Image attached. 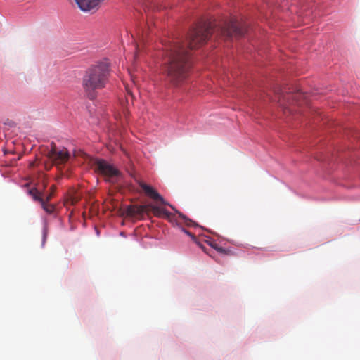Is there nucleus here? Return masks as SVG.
Returning <instances> with one entry per match:
<instances>
[{"label":"nucleus","mask_w":360,"mask_h":360,"mask_svg":"<svg viewBox=\"0 0 360 360\" xmlns=\"http://www.w3.org/2000/svg\"><path fill=\"white\" fill-rule=\"evenodd\" d=\"M202 39V27L199 23L190 30L186 45L175 42L169 46L164 72L172 85L179 86L186 81L190 68L188 49L200 48Z\"/></svg>","instance_id":"nucleus-1"},{"label":"nucleus","mask_w":360,"mask_h":360,"mask_svg":"<svg viewBox=\"0 0 360 360\" xmlns=\"http://www.w3.org/2000/svg\"><path fill=\"white\" fill-rule=\"evenodd\" d=\"M127 91H128V93L131 95V92H130L129 90H127Z\"/></svg>","instance_id":"nucleus-22"},{"label":"nucleus","mask_w":360,"mask_h":360,"mask_svg":"<svg viewBox=\"0 0 360 360\" xmlns=\"http://www.w3.org/2000/svg\"><path fill=\"white\" fill-rule=\"evenodd\" d=\"M46 238V233H44V240Z\"/></svg>","instance_id":"nucleus-21"},{"label":"nucleus","mask_w":360,"mask_h":360,"mask_svg":"<svg viewBox=\"0 0 360 360\" xmlns=\"http://www.w3.org/2000/svg\"><path fill=\"white\" fill-rule=\"evenodd\" d=\"M300 96V93H297L295 95L292 96V97H293V99H297V98Z\"/></svg>","instance_id":"nucleus-18"},{"label":"nucleus","mask_w":360,"mask_h":360,"mask_svg":"<svg viewBox=\"0 0 360 360\" xmlns=\"http://www.w3.org/2000/svg\"><path fill=\"white\" fill-rule=\"evenodd\" d=\"M151 207L152 212L155 217L165 219H169L171 217L172 214L166 209L158 206H153Z\"/></svg>","instance_id":"nucleus-9"},{"label":"nucleus","mask_w":360,"mask_h":360,"mask_svg":"<svg viewBox=\"0 0 360 360\" xmlns=\"http://www.w3.org/2000/svg\"><path fill=\"white\" fill-rule=\"evenodd\" d=\"M110 69L106 63H100L89 68L83 77L82 85L90 99L96 96V91L105 87L108 82Z\"/></svg>","instance_id":"nucleus-2"},{"label":"nucleus","mask_w":360,"mask_h":360,"mask_svg":"<svg viewBox=\"0 0 360 360\" xmlns=\"http://www.w3.org/2000/svg\"><path fill=\"white\" fill-rule=\"evenodd\" d=\"M143 207L141 205H130L126 210L127 215L129 217H143Z\"/></svg>","instance_id":"nucleus-8"},{"label":"nucleus","mask_w":360,"mask_h":360,"mask_svg":"<svg viewBox=\"0 0 360 360\" xmlns=\"http://www.w3.org/2000/svg\"><path fill=\"white\" fill-rule=\"evenodd\" d=\"M51 148L48 152L47 156L53 165L59 167L69 160L70 155L66 148L59 150L54 143H51Z\"/></svg>","instance_id":"nucleus-5"},{"label":"nucleus","mask_w":360,"mask_h":360,"mask_svg":"<svg viewBox=\"0 0 360 360\" xmlns=\"http://www.w3.org/2000/svg\"><path fill=\"white\" fill-rule=\"evenodd\" d=\"M75 1L83 11H96L101 3V0H75Z\"/></svg>","instance_id":"nucleus-7"},{"label":"nucleus","mask_w":360,"mask_h":360,"mask_svg":"<svg viewBox=\"0 0 360 360\" xmlns=\"http://www.w3.org/2000/svg\"><path fill=\"white\" fill-rule=\"evenodd\" d=\"M138 184L141 188L144 193L151 198L153 200L157 202H160L162 205H167L171 207L173 210L174 208L172 205H169L168 202H167L164 198L159 194V193L154 189L152 186L150 185H148L147 184L144 183L142 181H138Z\"/></svg>","instance_id":"nucleus-6"},{"label":"nucleus","mask_w":360,"mask_h":360,"mask_svg":"<svg viewBox=\"0 0 360 360\" xmlns=\"http://www.w3.org/2000/svg\"><path fill=\"white\" fill-rule=\"evenodd\" d=\"M52 197H53V193H49V194L46 196L45 201H46V202H49V201L51 200V199L52 198Z\"/></svg>","instance_id":"nucleus-16"},{"label":"nucleus","mask_w":360,"mask_h":360,"mask_svg":"<svg viewBox=\"0 0 360 360\" xmlns=\"http://www.w3.org/2000/svg\"><path fill=\"white\" fill-rule=\"evenodd\" d=\"M90 163L96 172L104 176L105 180L111 184L118 183L122 177V173L117 168L104 160L91 158Z\"/></svg>","instance_id":"nucleus-4"},{"label":"nucleus","mask_w":360,"mask_h":360,"mask_svg":"<svg viewBox=\"0 0 360 360\" xmlns=\"http://www.w3.org/2000/svg\"><path fill=\"white\" fill-rule=\"evenodd\" d=\"M30 195L32 197L33 200L35 201H38L40 204L44 200L41 197V193L39 192L37 188H32L29 191Z\"/></svg>","instance_id":"nucleus-11"},{"label":"nucleus","mask_w":360,"mask_h":360,"mask_svg":"<svg viewBox=\"0 0 360 360\" xmlns=\"http://www.w3.org/2000/svg\"><path fill=\"white\" fill-rule=\"evenodd\" d=\"M51 193H53L55 191V190H56V186L54 185H53L51 186Z\"/></svg>","instance_id":"nucleus-19"},{"label":"nucleus","mask_w":360,"mask_h":360,"mask_svg":"<svg viewBox=\"0 0 360 360\" xmlns=\"http://www.w3.org/2000/svg\"><path fill=\"white\" fill-rule=\"evenodd\" d=\"M41 205L44 210L48 214H53L55 212L56 206L53 204H50L46 202L45 200L42 201Z\"/></svg>","instance_id":"nucleus-12"},{"label":"nucleus","mask_w":360,"mask_h":360,"mask_svg":"<svg viewBox=\"0 0 360 360\" xmlns=\"http://www.w3.org/2000/svg\"><path fill=\"white\" fill-rule=\"evenodd\" d=\"M139 49V45H137V46H136V52H138Z\"/></svg>","instance_id":"nucleus-20"},{"label":"nucleus","mask_w":360,"mask_h":360,"mask_svg":"<svg viewBox=\"0 0 360 360\" xmlns=\"http://www.w3.org/2000/svg\"><path fill=\"white\" fill-rule=\"evenodd\" d=\"M204 243H207L208 245H210L211 247H212L214 249L217 250L221 254L229 255L231 253V250L218 247L216 243H214L209 239L204 238Z\"/></svg>","instance_id":"nucleus-10"},{"label":"nucleus","mask_w":360,"mask_h":360,"mask_svg":"<svg viewBox=\"0 0 360 360\" xmlns=\"http://www.w3.org/2000/svg\"><path fill=\"white\" fill-rule=\"evenodd\" d=\"M183 231H184L186 234H188V236H190L192 238L193 240L196 244H198V245L199 247L202 248V245H201L200 242V241H198V240H197L196 237H195L193 234H192V233H191L190 232H188V231H186L185 229H183Z\"/></svg>","instance_id":"nucleus-14"},{"label":"nucleus","mask_w":360,"mask_h":360,"mask_svg":"<svg viewBox=\"0 0 360 360\" xmlns=\"http://www.w3.org/2000/svg\"><path fill=\"white\" fill-rule=\"evenodd\" d=\"M153 206H154V205H152V204L141 205V207H144V210H143V214H144L145 213L148 214L149 211H152V207H153Z\"/></svg>","instance_id":"nucleus-15"},{"label":"nucleus","mask_w":360,"mask_h":360,"mask_svg":"<svg viewBox=\"0 0 360 360\" xmlns=\"http://www.w3.org/2000/svg\"><path fill=\"white\" fill-rule=\"evenodd\" d=\"M176 213L179 215V218L183 221L186 225L191 226V224H195L194 222H193L191 219H188L185 215H184L182 213L176 211Z\"/></svg>","instance_id":"nucleus-13"},{"label":"nucleus","mask_w":360,"mask_h":360,"mask_svg":"<svg viewBox=\"0 0 360 360\" xmlns=\"http://www.w3.org/2000/svg\"><path fill=\"white\" fill-rule=\"evenodd\" d=\"M289 97L290 96L289 95H283V96H281V98H279V102H281V99L283 100H288L289 99Z\"/></svg>","instance_id":"nucleus-17"},{"label":"nucleus","mask_w":360,"mask_h":360,"mask_svg":"<svg viewBox=\"0 0 360 360\" xmlns=\"http://www.w3.org/2000/svg\"><path fill=\"white\" fill-rule=\"evenodd\" d=\"M246 32L245 26L235 19L225 22L222 25H219L214 21L207 22L204 19V41L209 35L216 34L221 35L226 39L232 37H243Z\"/></svg>","instance_id":"nucleus-3"}]
</instances>
